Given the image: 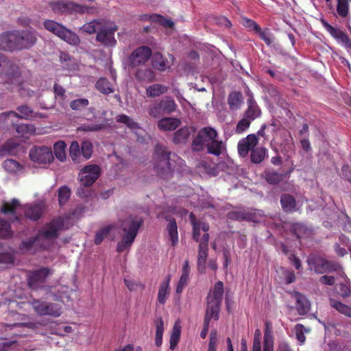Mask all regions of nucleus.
<instances>
[{
    "label": "nucleus",
    "instance_id": "f257e3e1",
    "mask_svg": "<svg viewBox=\"0 0 351 351\" xmlns=\"http://www.w3.org/2000/svg\"><path fill=\"white\" fill-rule=\"evenodd\" d=\"M217 130L210 127L206 126L201 128L193 138L191 143L193 152H200L206 148L209 154L219 156L226 150V145L221 140H218Z\"/></svg>",
    "mask_w": 351,
    "mask_h": 351
},
{
    "label": "nucleus",
    "instance_id": "f03ea898",
    "mask_svg": "<svg viewBox=\"0 0 351 351\" xmlns=\"http://www.w3.org/2000/svg\"><path fill=\"white\" fill-rule=\"evenodd\" d=\"M223 295V283L221 281H218L215 284L213 289L209 291L206 297V308L203 327L200 332L202 339H205L207 336L210 319H219Z\"/></svg>",
    "mask_w": 351,
    "mask_h": 351
},
{
    "label": "nucleus",
    "instance_id": "7ed1b4c3",
    "mask_svg": "<svg viewBox=\"0 0 351 351\" xmlns=\"http://www.w3.org/2000/svg\"><path fill=\"white\" fill-rule=\"evenodd\" d=\"M143 224V220L138 217L129 216L121 221L120 228L123 232V235L117 243L118 252H123L131 247Z\"/></svg>",
    "mask_w": 351,
    "mask_h": 351
},
{
    "label": "nucleus",
    "instance_id": "20e7f679",
    "mask_svg": "<svg viewBox=\"0 0 351 351\" xmlns=\"http://www.w3.org/2000/svg\"><path fill=\"white\" fill-rule=\"evenodd\" d=\"M171 152L167 147L156 144L152 156L154 169L158 177L163 180L171 178L173 169L169 162Z\"/></svg>",
    "mask_w": 351,
    "mask_h": 351
},
{
    "label": "nucleus",
    "instance_id": "39448f33",
    "mask_svg": "<svg viewBox=\"0 0 351 351\" xmlns=\"http://www.w3.org/2000/svg\"><path fill=\"white\" fill-rule=\"evenodd\" d=\"M43 26L47 31L71 45L77 46L80 43V39L77 34L55 21L45 20Z\"/></svg>",
    "mask_w": 351,
    "mask_h": 351
},
{
    "label": "nucleus",
    "instance_id": "423d86ee",
    "mask_svg": "<svg viewBox=\"0 0 351 351\" xmlns=\"http://www.w3.org/2000/svg\"><path fill=\"white\" fill-rule=\"evenodd\" d=\"M177 104L170 96H166L162 99L155 100L148 107L147 111L150 117L159 118L164 114H170L176 111Z\"/></svg>",
    "mask_w": 351,
    "mask_h": 351
},
{
    "label": "nucleus",
    "instance_id": "0eeeda50",
    "mask_svg": "<svg viewBox=\"0 0 351 351\" xmlns=\"http://www.w3.org/2000/svg\"><path fill=\"white\" fill-rule=\"evenodd\" d=\"M117 30L118 26L114 23H104L97 32L95 40L105 47L113 48L117 43L114 37V33Z\"/></svg>",
    "mask_w": 351,
    "mask_h": 351
},
{
    "label": "nucleus",
    "instance_id": "6e6552de",
    "mask_svg": "<svg viewBox=\"0 0 351 351\" xmlns=\"http://www.w3.org/2000/svg\"><path fill=\"white\" fill-rule=\"evenodd\" d=\"M49 6L53 12L58 14H68L75 12L84 14L88 12V9L86 5L63 0L50 2Z\"/></svg>",
    "mask_w": 351,
    "mask_h": 351
},
{
    "label": "nucleus",
    "instance_id": "1a4fd4ad",
    "mask_svg": "<svg viewBox=\"0 0 351 351\" xmlns=\"http://www.w3.org/2000/svg\"><path fill=\"white\" fill-rule=\"evenodd\" d=\"M152 51L147 46H141L134 49L128 58V65L130 68H136L145 65L152 57Z\"/></svg>",
    "mask_w": 351,
    "mask_h": 351
},
{
    "label": "nucleus",
    "instance_id": "9d476101",
    "mask_svg": "<svg viewBox=\"0 0 351 351\" xmlns=\"http://www.w3.org/2000/svg\"><path fill=\"white\" fill-rule=\"evenodd\" d=\"M29 304L34 311L39 315H49L54 317L62 314L61 307L55 303L46 302L37 299H32Z\"/></svg>",
    "mask_w": 351,
    "mask_h": 351
},
{
    "label": "nucleus",
    "instance_id": "9b49d317",
    "mask_svg": "<svg viewBox=\"0 0 351 351\" xmlns=\"http://www.w3.org/2000/svg\"><path fill=\"white\" fill-rule=\"evenodd\" d=\"M51 274V270L44 267L30 271L27 276V285L32 289H42L45 287L46 279Z\"/></svg>",
    "mask_w": 351,
    "mask_h": 351
},
{
    "label": "nucleus",
    "instance_id": "f8f14e48",
    "mask_svg": "<svg viewBox=\"0 0 351 351\" xmlns=\"http://www.w3.org/2000/svg\"><path fill=\"white\" fill-rule=\"evenodd\" d=\"M64 219L61 217L53 218L51 221L45 224L38 231L41 239H53L59 236V232L63 229Z\"/></svg>",
    "mask_w": 351,
    "mask_h": 351
},
{
    "label": "nucleus",
    "instance_id": "ddd939ff",
    "mask_svg": "<svg viewBox=\"0 0 351 351\" xmlns=\"http://www.w3.org/2000/svg\"><path fill=\"white\" fill-rule=\"evenodd\" d=\"M16 109L20 112V114H18L13 110L0 114V121H5L9 123L8 120L10 118L32 119L35 118L43 117L40 113L34 112L29 106L27 105L20 106Z\"/></svg>",
    "mask_w": 351,
    "mask_h": 351
},
{
    "label": "nucleus",
    "instance_id": "4468645a",
    "mask_svg": "<svg viewBox=\"0 0 351 351\" xmlns=\"http://www.w3.org/2000/svg\"><path fill=\"white\" fill-rule=\"evenodd\" d=\"M101 175V168L97 165H88L84 167L80 172V181L82 186H92Z\"/></svg>",
    "mask_w": 351,
    "mask_h": 351
},
{
    "label": "nucleus",
    "instance_id": "2eb2a0df",
    "mask_svg": "<svg viewBox=\"0 0 351 351\" xmlns=\"http://www.w3.org/2000/svg\"><path fill=\"white\" fill-rule=\"evenodd\" d=\"M16 50H22L32 47L37 42L36 32L30 30H15Z\"/></svg>",
    "mask_w": 351,
    "mask_h": 351
},
{
    "label": "nucleus",
    "instance_id": "dca6fc26",
    "mask_svg": "<svg viewBox=\"0 0 351 351\" xmlns=\"http://www.w3.org/2000/svg\"><path fill=\"white\" fill-rule=\"evenodd\" d=\"M321 23L330 36L338 43H340L347 49L348 52L351 50V39L344 31L332 27L324 19H322Z\"/></svg>",
    "mask_w": 351,
    "mask_h": 351
},
{
    "label": "nucleus",
    "instance_id": "f3484780",
    "mask_svg": "<svg viewBox=\"0 0 351 351\" xmlns=\"http://www.w3.org/2000/svg\"><path fill=\"white\" fill-rule=\"evenodd\" d=\"M30 159L40 164L50 163L53 160L51 149L45 146L34 147L29 154Z\"/></svg>",
    "mask_w": 351,
    "mask_h": 351
},
{
    "label": "nucleus",
    "instance_id": "a211bd4d",
    "mask_svg": "<svg viewBox=\"0 0 351 351\" xmlns=\"http://www.w3.org/2000/svg\"><path fill=\"white\" fill-rule=\"evenodd\" d=\"M258 143V138L254 134H248L245 138H242L238 143V153L240 156L245 158L249 152H252Z\"/></svg>",
    "mask_w": 351,
    "mask_h": 351
},
{
    "label": "nucleus",
    "instance_id": "6ab92c4d",
    "mask_svg": "<svg viewBox=\"0 0 351 351\" xmlns=\"http://www.w3.org/2000/svg\"><path fill=\"white\" fill-rule=\"evenodd\" d=\"M15 31L4 32L0 35V49L4 51L16 50Z\"/></svg>",
    "mask_w": 351,
    "mask_h": 351
},
{
    "label": "nucleus",
    "instance_id": "aec40b11",
    "mask_svg": "<svg viewBox=\"0 0 351 351\" xmlns=\"http://www.w3.org/2000/svg\"><path fill=\"white\" fill-rule=\"evenodd\" d=\"M196 132L194 126H184L175 132L173 142L176 145L184 144L189 140L191 134Z\"/></svg>",
    "mask_w": 351,
    "mask_h": 351
},
{
    "label": "nucleus",
    "instance_id": "412c9836",
    "mask_svg": "<svg viewBox=\"0 0 351 351\" xmlns=\"http://www.w3.org/2000/svg\"><path fill=\"white\" fill-rule=\"evenodd\" d=\"M325 259L320 256L310 255L306 261L309 270L313 271L316 274H324Z\"/></svg>",
    "mask_w": 351,
    "mask_h": 351
},
{
    "label": "nucleus",
    "instance_id": "4be33fe9",
    "mask_svg": "<svg viewBox=\"0 0 351 351\" xmlns=\"http://www.w3.org/2000/svg\"><path fill=\"white\" fill-rule=\"evenodd\" d=\"M269 324L266 323L267 328ZM252 351H261V341H253ZM263 351H274L273 336L268 328L266 329L264 334Z\"/></svg>",
    "mask_w": 351,
    "mask_h": 351
},
{
    "label": "nucleus",
    "instance_id": "5701e85b",
    "mask_svg": "<svg viewBox=\"0 0 351 351\" xmlns=\"http://www.w3.org/2000/svg\"><path fill=\"white\" fill-rule=\"evenodd\" d=\"M191 225L193 226V239L195 242L199 241L200 237V231L202 230L204 232H208L209 230V225L208 223L204 222L202 221L196 220L193 213L190 215Z\"/></svg>",
    "mask_w": 351,
    "mask_h": 351
},
{
    "label": "nucleus",
    "instance_id": "b1692460",
    "mask_svg": "<svg viewBox=\"0 0 351 351\" xmlns=\"http://www.w3.org/2000/svg\"><path fill=\"white\" fill-rule=\"evenodd\" d=\"M165 219L168 221L166 228L169 239L172 246H176L178 243V226L176 219L170 216H166Z\"/></svg>",
    "mask_w": 351,
    "mask_h": 351
},
{
    "label": "nucleus",
    "instance_id": "393cba45",
    "mask_svg": "<svg viewBox=\"0 0 351 351\" xmlns=\"http://www.w3.org/2000/svg\"><path fill=\"white\" fill-rule=\"evenodd\" d=\"M292 295L295 298V308L300 315L306 314L309 310V302L306 298L298 291H294Z\"/></svg>",
    "mask_w": 351,
    "mask_h": 351
},
{
    "label": "nucleus",
    "instance_id": "a878e982",
    "mask_svg": "<svg viewBox=\"0 0 351 351\" xmlns=\"http://www.w3.org/2000/svg\"><path fill=\"white\" fill-rule=\"evenodd\" d=\"M134 76L138 82H151L155 78L154 72L145 65L136 68Z\"/></svg>",
    "mask_w": 351,
    "mask_h": 351
},
{
    "label": "nucleus",
    "instance_id": "bb28decb",
    "mask_svg": "<svg viewBox=\"0 0 351 351\" xmlns=\"http://www.w3.org/2000/svg\"><path fill=\"white\" fill-rule=\"evenodd\" d=\"M181 121L178 118L165 117L158 122V128L162 131H173L180 126Z\"/></svg>",
    "mask_w": 351,
    "mask_h": 351
},
{
    "label": "nucleus",
    "instance_id": "cd10ccee",
    "mask_svg": "<svg viewBox=\"0 0 351 351\" xmlns=\"http://www.w3.org/2000/svg\"><path fill=\"white\" fill-rule=\"evenodd\" d=\"M171 280V276L169 275L166 277L159 287L158 291L157 300L160 304H165L168 299L170 293L169 284Z\"/></svg>",
    "mask_w": 351,
    "mask_h": 351
},
{
    "label": "nucleus",
    "instance_id": "c85d7f7f",
    "mask_svg": "<svg viewBox=\"0 0 351 351\" xmlns=\"http://www.w3.org/2000/svg\"><path fill=\"white\" fill-rule=\"evenodd\" d=\"M280 204L282 210L287 213H292L296 210L297 203L295 197L287 193L280 197Z\"/></svg>",
    "mask_w": 351,
    "mask_h": 351
},
{
    "label": "nucleus",
    "instance_id": "c756f323",
    "mask_svg": "<svg viewBox=\"0 0 351 351\" xmlns=\"http://www.w3.org/2000/svg\"><path fill=\"white\" fill-rule=\"evenodd\" d=\"M254 213L248 210L241 209L229 212L227 216L232 220L252 221L254 219Z\"/></svg>",
    "mask_w": 351,
    "mask_h": 351
},
{
    "label": "nucleus",
    "instance_id": "7c9ffc66",
    "mask_svg": "<svg viewBox=\"0 0 351 351\" xmlns=\"http://www.w3.org/2000/svg\"><path fill=\"white\" fill-rule=\"evenodd\" d=\"M142 19L146 21L158 23L159 25L166 28H173L174 26V23L173 21L158 14H145L142 16Z\"/></svg>",
    "mask_w": 351,
    "mask_h": 351
},
{
    "label": "nucleus",
    "instance_id": "2f4dec72",
    "mask_svg": "<svg viewBox=\"0 0 351 351\" xmlns=\"http://www.w3.org/2000/svg\"><path fill=\"white\" fill-rule=\"evenodd\" d=\"M43 206L39 204H29L25 207V215L26 217L32 220H38L43 215Z\"/></svg>",
    "mask_w": 351,
    "mask_h": 351
},
{
    "label": "nucleus",
    "instance_id": "473e14b6",
    "mask_svg": "<svg viewBox=\"0 0 351 351\" xmlns=\"http://www.w3.org/2000/svg\"><path fill=\"white\" fill-rule=\"evenodd\" d=\"M208 254V247L199 245L197 253V267L199 273L204 274L206 271V263Z\"/></svg>",
    "mask_w": 351,
    "mask_h": 351
},
{
    "label": "nucleus",
    "instance_id": "72a5a7b5",
    "mask_svg": "<svg viewBox=\"0 0 351 351\" xmlns=\"http://www.w3.org/2000/svg\"><path fill=\"white\" fill-rule=\"evenodd\" d=\"M261 113V110L256 102L253 99H249L247 101V108L244 112V117L249 119L252 121L258 118Z\"/></svg>",
    "mask_w": 351,
    "mask_h": 351
},
{
    "label": "nucleus",
    "instance_id": "f704fd0d",
    "mask_svg": "<svg viewBox=\"0 0 351 351\" xmlns=\"http://www.w3.org/2000/svg\"><path fill=\"white\" fill-rule=\"evenodd\" d=\"M60 61L62 66L69 71H76L78 69L77 60L66 52H60Z\"/></svg>",
    "mask_w": 351,
    "mask_h": 351
},
{
    "label": "nucleus",
    "instance_id": "c9c22d12",
    "mask_svg": "<svg viewBox=\"0 0 351 351\" xmlns=\"http://www.w3.org/2000/svg\"><path fill=\"white\" fill-rule=\"evenodd\" d=\"M152 66L158 71H165L170 67L167 59L158 52L155 53L152 57Z\"/></svg>",
    "mask_w": 351,
    "mask_h": 351
},
{
    "label": "nucleus",
    "instance_id": "e433bc0d",
    "mask_svg": "<svg viewBox=\"0 0 351 351\" xmlns=\"http://www.w3.org/2000/svg\"><path fill=\"white\" fill-rule=\"evenodd\" d=\"M95 88L104 95H109L114 91L111 82L105 77H101L96 82Z\"/></svg>",
    "mask_w": 351,
    "mask_h": 351
},
{
    "label": "nucleus",
    "instance_id": "4c0bfd02",
    "mask_svg": "<svg viewBox=\"0 0 351 351\" xmlns=\"http://www.w3.org/2000/svg\"><path fill=\"white\" fill-rule=\"evenodd\" d=\"M243 102L242 94L240 92H232L229 94L228 97V104L232 110H237L240 107Z\"/></svg>",
    "mask_w": 351,
    "mask_h": 351
},
{
    "label": "nucleus",
    "instance_id": "58836bf2",
    "mask_svg": "<svg viewBox=\"0 0 351 351\" xmlns=\"http://www.w3.org/2000/svg\"><path fill=\"white\" fill-rule=\"evenodd\" d=\"M167 90L168 88L165 85L154 84L147 87L146 94L149 97H156L167 93Z\"/></svg>",
    "mask_w": 351,
    "mask_h": 351
},
{
    "label": "nucleus",
    "instance_id": "ea45409f",
    "mask_svg": "<svg viewBox=\"0 0 351 351\" xmlns=\"http://www.w3.org/2000/svg\"><path fill=\"white\" fill-rule=\"evenodd\" d=\"M267 154V149L263 147H255L250 153V160L254 164L261 163Z\"/></svg>",
    "mask_w": 351,
    "mask_h": 351
},
{
    "label": "nucleus",
    "instance_id": "a19ab883",
    "mask_svg": "<svg viewBox=\"0 0 351 351\" xmlns=\"http://www.w3.org/2000/svg\"><path fill=\"white\" fill-rule=\"evenodd\" d=\"M330 305L339 313L351 317V307L333 298L329 299Z\"/></svg>",
    "mask_w": 351,
    "mask_h": 351
},
{
    "label": "nucleus",
    "instance_id": "79ce46f5",
    "mask_svg": "<svg viewBox=\"0 0 351 351\" xmlns=\"http://www.w3.org/2000/svg\"><path fill=\"white\" fill-rule=\"evenodd\" d=\"M264 178L269 184L275 185L283 180L285 175L274 170L265 171L264 172Z\"/></svg>",
    "mask_w": 351,
    "mask_h": 351
},
{
    "label": "nucleus",
    "instance_id": "37998d69",
    "mask_svg": "<svg viewBox=\"0 0 351 351\" xmlns=\"http://www.w3.org/2000/svg\"><path fill=\"white\" fill-rule=\"evenodd\" d=\"M69 155L72 160L75 163H80L83 159L79 143L75 141H73L70 145Z\"/></svg>",
    "mask_w": 351,
    "mask_h": 351
},
{
    "label": "nucleus",
    "instance_id": "c03bdc74",
    "mask_svg": "<svg viewBox=\"0 0 351 351\" xmlns=\"http://www.w3.org/2000/svg\"><path fill=\"white\" fill-rule=\"evenodd\" d=\"M10 66L12 65L13 66H15L16 68V70L15 71V69H11V66H5L3 67V75L0 76L5 77L8 80H16L17 78L21 75L20 69L17 65H16L11 61H10Z\"/></svg>",
    "mask_w": 351,
    "mask_h": 351
},
{
    "label": "nucleus",
    "instance_id": "a18cd8bd",
    "mask_svg": "<svg viewBox=\"0 0 351 351\" xmlns=\"http://www.w3.org/2000/svg\"><path fill=\"white\" fill-rule=\"evenodd\" d=\"M103 24L104 23L99 20H93L92 21L85 23L81 27V30L87 34H93L97 32Z\"/></svg>",
    "mask_w": 351,
    "mask_h": 351
},
{
    "label": "nucleus",
    "instance_id": "49530a36",
    "mask_svg": "<svg viewBox=\"0 0 351 351\" xmlns=\"http://www.w3.org/2000/svg\"><path fill=\"white\" fill-rule=\"evenodd\" d=\"M180 333L181 326L178 323H175L169 339V349L171 350H173L177 346L180 339Z\"/></svg>",
    "mask_w": 351,
    "mask_h": 351
},
{
    "label": "nucleus",
    "instance_id": "de8ad7c7",
    "mask_svg": "<svg viewBox=\"0 0 351 351\" xmlns=\"http://www.w3.org/2000/svg\"><path fill=\"white\" fill-rule=\"evenodd\" d=\"M66 145L62 141H58L53 145L54 154L60 161H64L66 158Z\"/></svg>",
    "mask_w": 351,
    "mask_h": 351
},
{
    "label": "nucleus",
    "instance_id": "09e8293b",
    "mask_svg": "<svg viewBox=\"0 0 351 351\" xmlns=\"http://www.w3.org/2000/svg\"><path fill=\"white\" fill-rule=\"evenodd\" d=\"M10 123L15 128L16 132L21 136L27 134H33L35 132V127L32 124L15 125L12 121H11Z\"/></svg>",
    "mask_w": 351,
    "mask_h": 351
},
{
    "label": "nucleus",
    "instance_id": "8fccbe9b",
    "mask_svg": "<svg viewBox=\"0 0 351 351\" xmlns=\"http://www.w3.org/2000/svg\"><path fill=\"white\" fill-rule=\"evenodd\" d=\"M117 122L124 123L128 128L132 130L139 129L138 123L134 121L130 117L126 114H119L116 118Z\"/></svg>",
    "mask_w": 351,
    "mask_h": 351
},
{
    "label": "nucleus",
    "instance_id": "3c124183",
    "mask_svg": "<svg viewBox=\"0 0 351 351\" xmlns=\"http://www.w3.org/2000/svg\"><path fill=\"white\" fill-rule=\"evenodd\" d=\"M3 165L5 170L10 173H16L23 168L19 162L13 159L5 160Z\"/></svg>",
    "mask_w": 351,
    "mask_h": 351
},
{
    "label": "nucleus",
    "instance_id": "603ef678",
    "mask_svg": "<svg viewBox=\"0 0 351 351\" xmlns=\"http://www.w3.org/2000/svg\"><path fill=\"white\" fill-rule=\"evenodd\" d=\"M58 202L60 206L64 205L71 196V190L67 186H62L58 189Z\"/></svg>",
    "mask_w": 351,
    "mask_h": 351
},
{
    "label": "nucleus",
    "instance_id": "864d4df0",
    "mask_svg": "<svg viewBox=\"0 0 351 351\" xmlns=\"http://www.w3.org/2000/svg\"><path fill=\"white\" fill-rule=\"evenodd\" d=\"M12 235L11 225L7 220L0 219V238L6 239Z\"/></svg>",
    "mask_w": 351,
    "mask_h": 351
},
{
    "label": "nucleus",
    "instance_id": "5fc2aeb1",
    "mask_svg": "<svg viewBox=\"0 0 351 351\" xmlns=\"http://www.w3.org/2000/svg\"><path fill=\"white\" fill-rule=\"evenodd\" d=\"M113 227L111 225L106 226L97 232L95 237V243L96 245H99L102 243L104 238L106 237L110 231L112 230Z\"/></svg>",
    "mask_w": 351,
    "mask_h": 351
},
{
    "label": "nucleus",
    "instance_id": "6e6d98bb",
    "mask_svg": "<svg viewBox=\"0 0 351 351\" xmlns=\"http://www.w3.org/2000/svg\"><path fill=\"white\" fill-rule=\"evenodd\" d=\"M14 250L10 247L9 250L0 253L1 264H13L14 262Z\"/></svg>",
    "mask_w": 351,
    "mask_h": 351
},
{
    "label": "nucleus",
    "instance_id": "4d7b16f0",
    "mask_svg": "<svg viewBox=\"0 0 351 351\" xmlns=\"http://www.w3.org/2000/svg\"><path fill=\"white\" fill-rule=\"evenodd\" d=\"M17 341L16 340H8L0 339V351H15L16 350Z\"/></svg>",
    "mask_w": 351,
    "mask_h": 351
},
{
    "label": "nucleus",
    "instance_id": "13d9d810",
    "mask_svg": "<svg viewBox=\"0 0 351 351\" xmlns=\"http://www.w3.org/2000/svg\"><path fill=\"white\" fill-rule=\"evenodd\" d=\"M41 238L38 236V233L37 235L34 237H32L28 238L27 239L23 240L21 245H19V250H29Z\"/></svg>",
    "mask_w": 351,
    "mask_h": 351
},
{
    "label": "nucleus",
    "instance_id": "bf43d9fd",
    "mask_svg": "<svg viewBox=\"0 0 351 351\" xmlns=\"http://www.w3.org/2000/svg\"><path fill=\"white\" fill-rule=\"evenodd\" d=\"M89 104V101L87 99L82 98L74 99L70 102V108L73 110H82L86 108Z\"/></svg>",
    "mask_w": 351,
    "mask_h": 351
},
{
    "label": "nucleus",
    "instance_id": "052dcab7",
    "mask_svg": "<svg viewBox=\"0 0 351 351\" xmlns=\"http://www.w3.org/2000/svg\"><path fill=\"white\" fill-rule=\"evenodd\" d=\"M84 160L89 159L93 153V145L89 141H83L80 147Z\"/></svg>",
    "mask_w": 351,
    "mask_h": 351
},
{
    "label": "nucleus",
    "instance_id": "680f3d73",
    "mask_svg": "<svg viewBox=\"0 0 351 351\" xmlns=\"http://www.w3.org/2000/svg\"><path fill=\"white\" fill-rule=\"evenodd\" d=\"M19 205V202L17 199H13L11 203L4 202L1 207V212L4 214H14L15 213L16 208Z\"/></svg>",
    "mask_w": 351,
    "mask_h": 351
},
{
    "label": "nucleus",
    "instance_id": "e2e57ef3",
    "mask_svg": "<svg viewBox=\"0 0 351 351\" xmlns=\"http://www.w3.org/2000/svg\"><path fill=\"white\" fill-rule=\"evenodd\" d=\"M337 11L341 17L347 16L349 11L348 0H337Z\"/></svg>",
    "mask_w": 351,
    "mask_h": 351
},
{
    "label": "nucleus",
    "instance_id": "0e129e2a",
    "mask_svg": "<svg viewBox=\"0 0 351 351\" xmlns=\"http://www.w3.org/2000/svg\"><path fill=\"white\" fill-rule=\"evenodd\" d=\"M342 269L341 265L335 261H328L325 259L324 270L325 273L338 271Z\"/></svg>",
    "mask_w": 351,
    "mask_h": 351
},
{
    "label": "nucleus",
    "instance_id": "69168bd1",
    "mask_svg": "<svg viewBox=\"0 0 351 351\" xmlns=\"http://www.w3.org/2000/svg\"><path fill=\"white\" fill-rule=\"evenodd\" d=\"M295 330L297 339L300 343V344H303L306 340V337L304 332H309V330L306 329L302 324H298L295 326Z\"/></svg>",
    "mask_w": 351,
    "mask_h": 351
},
{
    "label": "nucleus",
    "instance_id": "338daca9",
    "mask_svg": "<svg viewBox=\"0 0 351 351\" xmlns=\"http://www.w3.org/2000/svg\"><path fill=\"white\" fill-rule=\"evenodd\" d=\"M255 32L258 34L260 38L263 40L267 46L271 45L273 40L271 38V34L269 32L268 28L263 30L260 27V30H256Z\"/></svg>",
    "mask_w": 351,
    "mask_h": 351
},
{
    "label": "nucleus",
    "instance_id": "774afa93",
    "mask_svg": "<svg viewBox=\"0 0 351 351\" xmlns=\"http://www.w3.org/2000/svg\"><path fill=\"white\" fill-rule=\"evenodd\" d=\"M251 122L249 119L243 117V118L238 122L235 128V132L237 134H242L250 128Z\"/></svg>",
    "mask_w": 351,
    "mask_h": 351
}]
</instances>
